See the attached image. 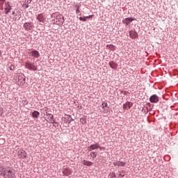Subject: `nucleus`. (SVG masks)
<instances>
[{"label": "nucleus", "instance_id": "1", "mask_svg": "<svg viewBox=\"0 0 178 178\" xmlns=\"http://www.w3.org/2000/svg\"><path fill=\"white\" fill-rule=\"evenodd\" d=\"M1 176L3 178H15L16 177V170L12 167H4Z\"/></svg>", "mask_w": 178, "mask_h": 178}, {"label": "nucleus", "instance_id": "2", "mask_svg": "<svg viewBox=\"0 0 178 178\" xmlns=\"http://www.w3.org/2000/svg\"><path fill=\"white\" fill-rule=\"evenodd\" d=\"M53 17H54L56 24H58V26H62V24H63L65 22L63 15L58 14V13H55L53 14Z\"/></svg>", "mask_w": 178, "mask_h": 178}, {"label": "nucleus", "instance_id": "3", "mask_svg": "<svg viewBox=\"0 0 178 178\" xmlns=\"http://www.w3.org/2000/svg\"><path fill=\"white\" fill-rule=\"evenodd\" d=\"M26 69H29V70H33L35 72L37 70V65H35L33 63H31L29 61L25 63Z\"/></svg>", "mask_w": 178, "mask_h": 178}, {"label": "nucleus", "instance_id": "4", "mask_svg": "<svg viewBox=\"0 0 178 178\" xmlns=\"http://www.w3.org/2000/svg\"><path fill=\"white\" fill-rule=\"evenodd\" d=\"M24 28L26 31H31L34 29V24L33 22H26L24 24Z\"/></svg>", "mask_w": 178, "mask_h": 178}, {"label": "nucleus", "instance_id": "5", "mask_svg": "<svg viewBox=\"0 0 178 178\" xmlns=\"http://www.w3.org/2000/svg\"><path fill=\"white\" fill-rule=\"evenodd\" d=\"M99 148V143H97L95 144H92L88 147L87 150L90 152L94 151L95 149H98Z\"/></svg>", "mask_w": 178, "mask_h": 178}, {"label": "nucleus", "instance_id": "6", "mask_svg": "<svg viewBox=\"0 0 178 178\" xmlns=\"http://www.w3.org/2000/svg\"><path fill=\"white\" fill-rule=\"evenodd\" d=\"M149 101L152 104H158L159 102V97L156 95H153L149 97Z\"/></svg>", "mask_w": 178, "mask_h": 178}, {"label": "nucleus", "instance_id": "7", "mask_svg": "<svg viewBox=\"0 0 178 178\" xmlns=\"http://www.w3.org/2000/svg\"><path fill=\"white\" fill-rule=\"evenodd\" d=\"M18 156H19V159H26V158H27V152H26L23 149H20L18 152Z\"/></svg>", "mask_w": 178, "mask_h": 178}, {"label": "nucleus", "instance_id": "8", "mask_svg": "<svg viewBox=\"0 0 178 178\" xmlns=\"http://www.w3.org/2000/svg\"><path fill=\"white\" fill-rule=\"evenodd\" d=\"M136 20V18L134 17H127L122 20V23L124 24H126V26H129L132 22H134Z\"/></svg>", "mask_w": 178, "mask_h": 178}, {"label": "nucleus", "instance_id": "9", "mask_svg": "<svg viewBox=\"0 0 178 178\" xmlns=\"http://www.w3.org/2000/svg\"><path fill=\"white\" fill-rule=\"evenodd\" d=\"M73 173V170L71 168H67L63 169V174L64 176H70Z\"/></svg>", "mask_w": 178, "mask_h": 178}, {"label": "nucleus", "instance_id": "10", "mask_svg": "<svg viewBox=\"0 0 178 178\" xmlns=\"http://www.w3.org/2000/svg\"><path fill=\"white\" fill-rule=\"evenodd\" d=\"M4 6V13H6V15H8V13H10V10H12V6H10V4H9V2L6 3Z\"/></svg>", "mask_w": 178, "mask_h": 178}, {"label": "nucleus", "instance_id": "11", "mask_svg": "<svg viewBox=\"0 0 178 178\" xmlns=\"http://www.w3.org/2000/svg\"><path fill=\"white\" fill-rule=\"evenodd\" d=\"M129 37L133 40H136V38H138V33L136 31H129Z\"/></svg>", "mask_w": 178, "mask_h": 178}, {"label": "nucleus", "instance_id": "12", "mask_svg": "<svg viewBox=\"0 0 178 178\" xmlns=\"http://www.w3.org/2000/svg\"><path fill=\"white\" fill-rule=\"evenodd\" d=\"M73 118H72V115H67V117L64 118V123H68L70 124L72 122H73Z\"/></svg>", "mask_w": 178, "mask_h": 178}, {"label": "nucleus", "instance_id": "13", "mask_svg": "<svg viewBox=\"0 0 178 178\" xmlns=\"http://www.w3.org/2000/svg\"><path fill=\"white\" fill-rule=\"evenodd\" d=\"M36 19L37 20H38V22H40V23H44V20L45 19V16L44 15V14L41 13L39 14L36 16Z\"/></svg>", "mask_w": 178, "mask_h": 178}, {"label": "nucleus", "instance_id": "14", "mask_svg": "<svg viewBox=\"0 0 178 178\" xmlns=\"http://www.w3.org/2000/svg\"><path fill=\"white\" fill-rule=\"evenodd\" d=\"M108 65L111 69L116 70L118 69V63H115V61L112 60L108 63Z\"/></svg>", "mask_w": 178, "mask_h": 178}, {"label": "nucleus", "instance_id": "15", "mask_svg": "<svg viewBox=\"0 0 178 178\" xmlns=\"http://www.w3.org/2000/svg\"><path fill=\"white\" fill-rule=\"evenodd\" d=\"M113 163L114 166H125L126 165V162L119 161H117Z\"/></svg>", "mask_w": 178, "mask_h": 178}, {"label": "nucleus", "instance_id": "16", "mask_svg": "<svg viewBox=\"0 0 178 178\" xmlns=\"http://www.w3.org/2000/svg\"><path fill=\"white\" fill-rule=\"evenodd\" d=\"M31 54L32 55V56H33L34 58H40V52H38V51L37 50H33L31 51Z\"/></svg>", "mask_w": 178, "mask_h": 178}, {"label": "nucleus", "instance_id": "17", "mask_svg": "<svg viewBox=\"0 0 178 178\" xmlns=\"http://www.w3.org/2000/svg\"><path fill=\"white\" fill-rule=\"evenodd\" d=\"M131 106H133V103L127 102V103L124 104L123 109H127V108H129V109H130L131 108Z\"/></svg>", "mask_w": 178, "mask_h": 178}, {"label": "nucleus", "instance_id": "18", "mask_svg": "<svg viewBox=\"0 0 178 178\" xmlns=\"http://www.w3.org/2000/svg\"><path fill=\"white\" fill-rule=\"evenodd\" d=\"M82 163L84 166H92V165H94L93 162L88 161L87 160H83Z\"/></svg>", "mask_w": 178, "mask_h": 178}, {"label": "nucleus", "instance_id": "19", "mask_svg": "<svg viewBox=\"0 0 178 178\" xmlns=\"http://www.w3.org/2000/svg\"><path fill=\"white\" fill-rule=\"evenodd\" d=\"M31 116L34 119H38V118L40 117V112L34 111L33 112H32Z\"/></svg>", "mask_w": 178, "mask_h": 178}, {"label": "nucleus", "instance_id": "20", "mask_svg": "<svg viewBox=\"0 0 178 178\" xmlns=\"http://www.w3.org/2000/svg\"><path fill=\"white\" fill-rule=\"evenodd\" d=\"M46 121L49 122V123H52L54 127L56 128V125H57V127H58V126H59V122H56L55 120H54V119L53 120H49V121H48V120H46Z\"/></svg>", "mask_w": 178, "mask_h": 178}, {"label": "nucleus", "instance_id": "21", "mask_svg": "<svg viewBox=\"0 0 178 178\" xmlns=\"http://www.w3.org/2000/svg\"><path fill=\"white\" fill-rule=\"evenodd\" d=\"M46 120H54V115L51 114V113H47L46 112V118H45Z\"/></svg>", "mask_w": 178, "mask_h": 178}, {"label": "nucleus", "instance_id": "22", "mask_svg": "<svg viewBox=\"0 0 178 178\" xmlns=\"http://www.w3.org/2000/svg\"><path fill=\"white\" fill-rule=\"evenodd\" d=\"M106 48H108L111 51H115L116 49V47L113 44H107Z\"/></svg>", "mask_w": 178, "mask_h": 178}, {"label": "nucleus", "instance_id": "23", "mask_svg": "<svg viewBox=\"0 0 178 178\" xmlns=\"http://www.w3.org/2000/svg\"><path fill=\"white\" fill-rule=\"evenodd\" d=\"M18 80L21 84H24V83H26V78H20V76H19Z\"/></svg>", "mask_w": 178, "mask_h": 178}, {"label": "nucleus", "instance_id": "24", "mask_svg": "<svg viewBox=\"0 0 178 178\" xmlns=\"http://www.w3.org/2000/svg\"><path fill=\"white\" fill-rule=\"evenodd\" d=\"M80 122L82 124H86L87 123V119L86 118H80Z\"/></svg>", "mask_w": 178, "mask_h": 178}, {"label": "nucleus", "instance_id": "25", "mask_svg": "<svg viewBox=\"0 0 178 178\" xmlns=\"http://www.w3.org/2000/svg\"><path fill=\"white\" fill-rule=\"evenodd\" d=\"M90 156H92L93 159H95L97 158V152H91L90 153Z\"/></svg>", "mask_w": 178, "mask_h": 178}, {"label": "nucleus", "instance_id": "26", "mask_svg": "<svg viewBox=\"0 0 178 178\" xmlns=\"http://www.w3.org/2000/svg\"><path fill=\"white\" fill-rule=\"evenodd\" d=\"M124 173H126V172L124 170L120 171V175H119L120 177H124Z\"/></svg>", "mask_w": 178, "mask_h": 178}, {"label": "nucleus", "instance_id": "27", "mask_svg": "<svg viewBox=\"0 0 178 178\" xmlns=\"http://www.w3.org/2000/svg\"><path fill=\"white\" fill-rule=\"evenodd\" d=\"M4 168H5V166L0 165V176H2V173L3 172Z\"/></svg>", "mask_w": 178, "mask_h": 178}, {"label": "nucleus", "instance_id": "28", "mask_svg": "<svg viewBox=\"0 0 178 178\" xmlns=\"http://www.w3.org/2000/svg\"><path fill=\"white\" fill-rule=\"evenodd\" d=\"M79 20H80L81 22H87V17H79Z\"/></svg>", "mask_w": 178, "mask_h": 178}, {"label": "nucleus", "instance_id": "29", "mask_svg": "<svg viewBox=\"0 0 178 178\" xmlns=\"http://www.w3.org/2000/svg\"><path fill=\"white\" fill-rule=\"evenodd\" d=\"M105 108H108V103L104 102L102 103V108L105 109Z\"/></svg>", "mask_w": 178, "mask_h": 178}, {"label": "nucleus", "instance_id": "30", "mask_svg": "<svg viewBox=\"0 0 178 178\" xmlns=\"http://www.w3.org/2000/svg\"><path fill=\"white\" fill-rule=\"evenodd\" d=\"M109 176L111 178H116V174L115 172H112Z\"/></svg>", "mask_w": 178, "mask_h": 178}, {"label": "nucleus", "instance_id": "31", "mask_svg": "<svg viewBox=\"0 0 178 178\" xmlns=\"http://www.w3.org/2000/svg\"><path fill=\"white\" fill-rule=\"evenodd\" d=\"M6 0H0V6H3V3H5Z\"/></svg>", "mask_w": 178, "mask_h": 178}, {"label": "nucleus", "instance_id": "32", "mask_svg": "<svg viewBox=\"0 0 178 178\" xmlns=\"http://www.w3.org/2000/svg\"><path fill=\"white\" fill-rule=\"evenodd\" d=\"M99 149L101 150V151H105V149H106V148L105 147H101V146H99Z\"/></svg>", "mask_w": 178, "mask_h": 178}, {"label": "nucleus", "instance_id": "33", "mask_svg": "<svg viewBox=\"0 0 178 178\" xmlns=\"http://www.w3.org/2000/svg\"><path fill=\"white\" fill-rule=\"evenodd\" d=\"M3 113V108L0 107V116H2V114Z\"/></svg>", "mask_w": 178, "mask_h": 178}, {"label": "nucleus", "instance_id": "34", "mask_svg": "<svg viewBox=\"0 0 178 178\" xmlns=\"http://www.w3.org/2000/svg\"><path fill=\"white\" fill-rule=\"evenodd\" d=\"M10 70H15V65H11L10 66Z\"/></svg>", "mask_w": 178, "mask_h": 178}, {"label": "nucleus", "instance_id": "35", "mask_svg": "<svg viewBox=\"0 0 178 178\" xmlns=\"http://www.w3.org/2000/svg\"><path fill=\"white\" fill-rule=\"evenodd\" d=\"M92 17H94V15L87 16L86 19H92Z\"/></svg>", "mask_w": 178, "mask_h": 178}, {"label": "nucleus", "instance_id": "36", "mask_svg": "<svg viewBox=\"0 0 178 178\" xmlns=\"http://www.w3.org/2000/svg\"><path fill=\"white\" fill-rule=\"evenodd\" d=\"M81 7V5H76L75 8H76V9H80V8Z\"/></svg>", "mask_w": 178, "mask_h": 178}, {"label": "nucleus", "instance_id": "37", "mask_svg": "<svg viewBox=\"0 0 178 178\" xmlns=\"http://www.w3.org/2000/svg\"><path fill=\"white\" fill-rule=\"evenodd\" d=\"M76 15H79V13H80V9L76 8Z\"/></svg>", "mask_w": 178, "mask_h": 178}, {"label": "nucleus", "instance_id": "38", "mask_svg": "<svg viewBox=\"0 0 178 178\" xmlns=\"http://www.w3.org/2000/svg\"><path fill=\"white\" fill-rule=\"evenodd\" d=\"M15 20H19L20 19V15H18L17 17L15 18Z\"/></svg>", "mask_w": 178, "mask_h": 178}, {"label": "nucleus", "instance_id": "39", "mask_svg": "<svg viewBox=\"0 0 178 178\" xmlns=\"http://www.w3.org/2000/svg\"><path fill=\"white\" fill-rule=\"evenodd\" d=\"M33 0H27V3H31Z\"/></svg>", "mask_w": 178, "mask_h": 178}, {"label": "nucleus", "instance_id": "40", "mask_svg": "<svg viewBox=\"0 0 178 178\" xmlns=\"http://www.w3.org/2000/svg\"><path fill=\"white\" fill-rule=\"evenodd\" d=\"M1 10H3V6H0Z\"/></svg>", "mask_w": 178, "mask_h": 178}, {"label": "nucleus", "instance_id": "41", "mask_svg": "<svg viewBox=\"0 0 178 178\" xmlns=\"http://www.w3.org/2000/svg\"><path fill=\"white\" fill-rule=\"evenodd\" d=\"M29 4H25V8H29Z\"/></svg>", "mask_w": 178, "mask_h": 178}, {"label": "nucleus", "instance_id": "42", "mask_svg": "<svg viewBox=\"0 0 178 178\" xmlns=\"http://www.w3.org/2000/svg\"><path fill=\"white\" fill-rule=\"evenodd\" d=\"M15 12H13V15H15Z\"/></svg>", "mask_w": 178, "mask_h": 178}]
</instances>
